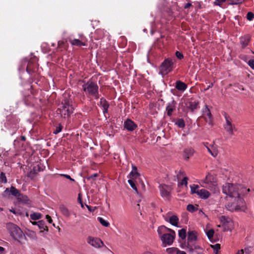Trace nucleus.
Masks as SVG:
<instances>
[{"label": "nucleus", "instance_id": "obj_1", "mask_svg": "<svg viewBox=\"0 0 254 254\" xmlns=\"http://www.w3.org/2000/svg\"><path fill=\"white\" fill-rule=\"evenodd\" d=\"M250 191V189H246L243 188L241 185L237 184L234 185L231 183H225L222 187V192L229 195L230 197L237 198L238 203L239 204L234 206L235 209H237V207L239 206L241 203H243V198L240 196L241 193H247Z\"/></svg>", "mask_w": 254, "mask_h": 254}, {"label": "nucleus", "instance_id": "obj_2", "mask_svg": "<svg viewBox=\"0 0 254 254\" xmlns=\"http://www.w3.org/2000/svg\"><path fill=\"white\" fill-rule=\"evenodd\" d=\"M73 108L71 105V101L68 98L65 97L56 112L58 114L60 115L62 118L65 119L70 117L73 113Z\"/></svg>", "mask_w": 254, "mask_h": 254}, {"label": "nucleus", "instance_id": "obj_3", "mask_svg": "<svg viewBox=\"0 0 254 254\" xmlns=\"http://www.w3.org/2000/svg\"><path fill=\"white\" fill-rule=\"evenodd\" d=\"M82 89L86 94L94 97L96 99L99 98L98 86L92 81L89 80L86 83H84L82 85Z\"/></svg>", "mask_w": 254, "mask_h": 254}, {"label": "nucleus", "instance_id": "obj_4", "mask_svg": "<svg viewBox=\"0 0 254 254\" xmlns=\"http://www.w3.org/2000/svg\"><path fill=\"white\" fill-rule=\"evenodd\" d=\"M197 239L196 232L194 231H190L188 235L187 247L192 253H195L197 250H202V249L198 245L194 244Z\"/></svg>", "mask_w": 254, "mask_h": 254}, {"label": "nucleus", "instance_id": "obj_5", "mask_svg": "<svg viewBox=\"0 0 254 254\" xmlns=\"http://www.w3.org/2000/svg\"><path fill=\"white\" fill-rule=\"evenodd\" d=\"M174 68V63L170 58L165 59L159 66V73L166 75L171 72Z\"/></svg>", "mask_w": 254, "mask_h": 254}, {"label": "nucleus", "instance_id": "obj_6", "mask_svg": "<svg viewBox=\"0 0 254 254\" xmlns=\"http://www.w3.org/2000/svg\"><path fill=\"white\" fill-rule=\"evenodd\" d=\"M201 186L210 190L215 189L216 184V179L213 175L208 174L205 179L202 181Z\"/></svg>", "mask_w": 254, "mask_h": 254}, {"label": "nucleus", "instance_id": "obj_7", "mask_svg": "<svg viewBox=\"0 0 254 254\" xmlns=\"http://www.w3.org/2000/svg\"><path fill=\"white\" fill-rule=\"evenodd\" d=\"M10 235L15 240L17 241L19 243H20V240L22 239L23 237H25L20 228L13 224H11Z\"/></svg>", "mask_w": 254, "mask_h": 254}, {"label": "nucleus", "instance_id": "obj_8", "mask_svg": "<svg viewBox=\"0 0 254 254\" xmlns=\"http://www.w3.org/2000/svg\"><path fill=\"white\" fill-rule=\"evenodd\" d=\"M170 233L163 234L161 236V240L163 244L171 245L173 243L175 237V232L174 230L169 231Z\"/></svg>", "mask_w": 254, "mask_h": 254}, {"label": "nucleus", "instance_id": "obj_9", "mask_svg": "<svg viewBox=\"0 0 254 254\" xmlns=\"http://www.w3.org/2000/svg\"><path fill=\"white\" fill-rule=\"evenodd\" d=\"M161 196L166 200H169L171 196L172 188L170 186L161 184L159 186Z\"/></svg>", "mask_w": 254, "mask_h": 254}, {"label": "nucleus", "instance_id": "obj_10", "mask_svg": "<svg viewBox=\"0 0 254 254\" xmlns=\"http://www.w3.org/2000/svg\"><path fill=\"white\" fill-rule=\"evenodd\" d=\"M38 69V64L36 59H32L28 63L26 71L31 75L35 73Z\"/></svg>", "mask_w": 254, "mask_h": 254}, {"label": "nucleus", "instance_id": "obj_11", "mask_svg": "<svg viewBox=\"0 0 254 254\" xmlns=\"http://www.w3.org/2000/svg\"><path fill=\"white\" fill-rule=\"evenodd\" d=\"M87 243L95 248H100L103 246V242L99 238L89 236Z\"/></svg>", "mask_w": 254, "mask_h": 254}, {"label": "nucleus", "instance_id": "obj_12", "mask_svg": "<svg viewBox=\"0 0 254 254\" xmlns=\"http://www.w3.org/2000/svg\"><path fill=\"white\" fill-rule=\"evenodd\" d=\"M124 127L127 131H132L137 127V125L130 119H127L124 122Z\"/></svg>", "mask_w": 254, "mask_h": 254}, {"label": "nucleus", "instance_id": "obj_13", "mask_svg": "<svg viewBox=\"0 0 254 254\" xmlns=\"http://www.w3.org/2000/svg\"><path fill=\"white\" fill-rule=\"evenodd\" d=\"M224 116L226 120V125L224 126L225 129L231 134H233V127L230 121V118L227 114L224 113Z\"/></svg>", "mask_w": 254, "mask_h": 254}, {"label": "nucleus", "instance_id": "obj_14", "mask_svg": "<svg viewBox=\"0 0 254 254\" xmlns=\"http://www.w3.org/2000/svg\"><path fill=\"white\" fill-rule=\"evenodd\" d=\"M203 113H204V115L208 117V119L205 117H203L206 122L208 123V124L212 125V116L207 105H205L204 108L203 109Z\"/></svg>", "mask_w": 254, "mask_h": 254}, {"label": "nucleus", "instance_id": "obj_15", "mask_svg": "<svg viewBox=\"0 0 254 254\" xmlns=\"http://www.w3.org/2000/svg\"><path fill=\"white\" fill-rule=\"evenodd\" d=\"M176 102L174 100L167 104L166 108L167 116L170 117L172 115L173 112L176 110Z\"/></svg>", "mask_w": 254, "mask_h": 254}, {"label": "nucleus", "instance_id": "obj_16", "mask_svg": "<svg viewBox=\"0 0 254 254\" xmlns=\"http://www.w3.org/2000/svg\"><path fill=\"white\" fill-rule=\"evenodd\" d=\"M251 37L249 35H246L240 38V43L243 49H245L251 41Z\"/></svg>", "mask_w": 254, "mask_h": 254}, {"label": "nucleus", "instance_id": "obj_17", "mask_svg": "<svg viewBox=\"0 0 254 254\" xmlns=\"http://www.w3.org/2000/svg\"><path fill=\"white\" fill-rule=\"evenodd\" d=\"M99 105L102 108L104 115L106 116V114L108 113V108L109 107V103L105 99L101 98L100 99Z\"/></svg>", "mask_w": 254, "mask_h": 254}, {"label": "nucleus", "instance_id": "obj_18", "mask_svg": "<svg viewBox=\"0 0 254 254\" xmlns=\"http://www.w3.org/2000/svg\"><path fill=\"white\" fill-rule=\"evenodd\" d=\"M17 199L19 202L23 204H28L30 202L27 195L20 193L17 196Z\"/></svg>", "mask_w": 254, "mask_h": 254}, {"label": "nucleus", "instance_id": "obj_19", "mask_svg": "<svg viewBox=\"0 0 254 254\" xmlns=\"http://www.w3.org/2000/svg\"><path fill=\"white\" fill-rule=\"evenodd\" d=\"M197 194L202 199L208 198L210 193L208 191L204 189H201L199 191H197Z\"/></svg>", "mask_w": 254, "mask_h": 254}, {"label": "nucleus", "instance_id": "obj_20", "mask_svg": "<svg viewBox=\"0 0 254 254\" xmlns=\"http://www.w3.org/2000/svg\"><path fill=\"white\" fill-rule=\"evenodd\" d=\"M175 87L178 90L184 91L187 89V85L181 80H178L176 82Z\"/></svg>", "mask_w": 254, "mask_h": 254}, {"label": "nucleus", "instance_id": "obj_21", "mask_svg": "<svg viewBox=\"0 0 254 254\" xmlns=\"http://www.w3.org/2000/svg\"><path fill=\"white\" fill-rule=\"evenodd\" d=\"M194 153V150L192 148H186L184 151V157L186 160H188Z\"/></svg>", "mask_w": 254, "mask_h": 254}, {"label": "nucleus", "instance_id": "obj_22", "mask_svg": "<svg viewBox=\"0 0 254 254\" xmlns=\"http://www.w3.org/2000/svg\"><path fill=\"white\" fill-rule=\"evenodd\" d=\"M59 209L60 212L65 216L69 217L70 215V212L67 208L64 205L61 204L60 205Z\"/></svg>", "mask_w": 254, "mask_h": 254}, {"label": "nucleus", "instance_id": "obj_23", "mask_svg": "<svg viewBox=\"0 0 254 254\" xmlns=\"http://www.w3.org/2000/svg\"><path fill=\"white\" fill-rule=\"evenodd\" d=\"M165 220L168 221L167 218H165ZM169 222L173 225L177 226L179 223V218L176 215L172 216L169 220Z\"/></svg>", "mask_w": 254, "mask_h": 254}, {"label": "nucleus", "instance_id": "obj_24", "mask_svg": "<svg viewBox=\"0 0 254 254\" xmlns=\"http://www.w3.org/2000/svg\"><path fill=\"white\" fill-rule=\"evenodd\" d=\"M69 42L71 45L74 46L79 47L82 46H86V44L85 42H83L82 41L77 39H70Z\"/></svg>", "mask_w": 254, "mask_h": 254}, {"label": "nucleus", "instance_id": "obj_25", "mask_svg": "<svg viewBox=\"0 0 254 254\" xmlns=\"http://www.w3.org/2000/svg\"><path fill=\"white\" fill-rule=\"evenodd\" d=\"M169 231H172V229L168 228L165 226L159 227L157 230L158 233L160 237L163 234L167 233Z\"/></svg>", "mask_w": 254, "mask_h": 254}, {"label": "nucleus", "instance_id": "obj_26", "mask_svg": "<svg viewBox=\"0 0 254 254\" xmlns=\"http://www.w3.org/2000/svg\"><path fill=\"white\" fill-rule=\"evenodd\" d=\"M198 105V102L197 101H190L187 104V107L189 108L191 111H193L195 109L197 108Z\"/></svg>", "mask_w": 254, "mask_h": 254}, {"label": "nucleus", "instance_id": "obj_27", "mask_svg": "<svg viewBox=\"0 0 254 254\" xmlns=\"http://www.w3.org/2000/svg\"><path fill=\"white\" fill-rule=\"evenodd\" d=\"M40 171V167L39 165H37L36 166H34L33 168V169L30 171L28 174V177L30 178L34 177L35 175L37 173V172Z\"/></svg>", "mask_w": 254, "mask_h": 254}, {"label": "nucleus", "instance_id": "obj_28", "mask_svg": "<svg viewBox=\"0 0 254 254\" xmlns=\"http://www.w3.org/2000/svg\"><path fill=\"white\" fill-rule=\"evenodd\" d=\"M175 124L180 128H184L186 126L184 120L181 118L177 119Z\"/></svg>", "mask_w": 254, "mask_h": 254}, {"label": "nucleus", "instance_id": "obj_29", "mask_svg": "<svg viewBox=\"0 0 254 254\" xmlns=\"http://www.w3.org/2000/svg\"><path fill=\"white\" fill-rule=\"evenodd\" d=\"M198 205H193L191 204H189L187 205V210L190 212L193 213L194 212L198 210Z\"/></svg>", "mask_w": 254, "mask_h": 254}, {"label": "nucleus", "instance_id": "obj_30", "mask_svg": "<svg viewBox=\"0 0 254 254\" xmlns=\"http://www.w3.org/2000/svg\"><path fill=\"white\" fill-rule=\"evenodd\" d=\"M37 225L38 226L39 228L41 229H43V230L48 231V227L45 225V222L43 220H40L37 222Z\"/></svg>", "mask_w": 254, "mask_h": 254}, {"label": "nucleus", "instance_id": "obj_31", "mask_svg": "<svg viewBox=\"0 0 254 254\" xmlns=\"http://www.w3.org/2000/svg\"><path fill=\"white\" fill-rule=\"evenodd\" d=\"M179 236L182 240H185L187 236V231L186 229L183 228L180 230H179Z\"/></svg>", "mask_w": 254, "mask_h": 254}, {"label": "nucleus", "instance_id": "obj_32", "mask_svg": "<svg viewBox=\"0 0 254 254\" xmlns=\"http://www.w3.org/2000/svg\"><path fill=\"white\" fill-rule=\"evenodd\" d=\"M10 192L12 195L15 196L16 198L20 193L19 191L15 187L12 186L10 188Z\"/></svg>", "mask_w": 254, "mask_h": 254}, {"label": "nucleus", "instance_id": "obj_33", "mask_svg": "<svg viewBox=\"0 0 254 254\" xmlns=\"http://www.w3.org/2000/svg\"><path fill=\"white\" fill-rule=\"evenodd\" d=\"M139 176H140V174L138 172H130L128 175V177L130 178L129 180H132L137 179V178H139Z\"/></svg>", "mask_w": 254, "mask_h": 254}, {"label": "nucleus", "instance_id": "obj_34", "mask_svg": "<svg viewBox=\"0 0 254 254\" xmlns=\"http://www.w3.org/2000/svg\"><path fill=\"white\" fill-rule=\"evenodd\" d=\"M252 248L251 247L249 248H245V249H242L238 251L237 254H250L251 253Z\"/></svg>", "mask_w": 254, "mask_h": 254}, {"label": "nucleus", "instance_id": "obj_35", "mask_svg": "<svg viewBox=\"0 0 254 254\" xmlns=\"http://www.w3.org/2000/svg\"><path fill=\"white\" fill-rule=\"evenodd\" d=\"M42 217V214L40 213L34 212L30 214V218L33 220H37L40 219Z\"/></svg>", "mask_w": 254, "mask_h": 254}, {"label": "nucleus", "instance_id": "obj_36", "mask_svg": "<svg viewBox=\"0 0 254 254\" xmlns=\"http://www.w3.org/2000/svg\"><path fill=\"white\" fill-rule=\"evenodd\" d=\"M179 251V249L177 248H169L166 249V252L168 253L169 254H177L178 253V252Z\"/></svg>", "mask_w": 254, "mask_h": 254}, {"label": "nucleus", "instance_id": "obj_37", "mask_svg": "<svg viewBox=\"0 0 254 254\" xmlns=\"http://www.w3.org/2000/svg\"><path fill=\"white\" fill-rule=\"evenodd\" d=\"M99 222L104 226L105 227H108L110 225L109 223L105 220L104 219H103L102 217H98L97 218Z\"/></svg>", "mask_w": 254, "mask_h": 254}, {"label": "nucleus", "instance_id": "obj_38", "mask_svg": "<svg viewBox=\"0 0 254 254\" xmlns=\"http://www.w3.org/2000/svg\"><path fill=\"white\" fill-rule=\"evenodd\" d=\"M190 191L191 194L193 193H196L197 194V191H199V190H198L199 187L197 185H192V186H190Z\"/></svg>", "mask_w": 254, "mask_h": 254}, {"label": "nucleus", "instance_id": "obj_39", "mask_svg": "<svg viewBox=\"0 0 254 254\" xmlns=\"http://www.w3.org/2000/svg\"><path fill=\"white\" fill-rule=\"evenodd\" d=\"M227 2L229 4H238L242 2V0H227Z\"/></svg>", "mask_w": 254, "mask_h": 254}, {"label": "nucleus", "instance_id": "obj_40", "mask_svg": "<svg viewBox=\"0 0 254 254\" xmlns=\"http://www.w3.org/2000/svg\"><path fill=\"white\" fill-rule=\"evenodd\" d=\"M128 184L130 185V186H131V187L134 190H135V191L136 192H137V187H136V185L134 183V182L133 181V180H128Z\"/></svg>", "mask_w": 254, "mask_h": 254}, {"label": "nucleus", "instance_id": "obj_41", "mask_svg": "<svg viewBox=\"0 0 254 254\" xmlns=\"http://www.w3.org/2000/svg\"><path fill=\"white\" fill-rule=\"evenodd\" d=\"M0 180L2 183H6L7 182V179L5 176V174L3 172H1L0 175Z\"/></svg>", "mask_w": 254, "mask_h": 254}, {"label": "nucleus", "instance_id": "obj_42", "mask_svg": "<svg viewBox=\"0 0 254 254\" xmlns=\"http://www.w3.org/2000/svg\"><path fill=\"white\" fill-rule=\"evenodd\" d=\"M214 234V231L213 229H210L206 232V235L208 239H210L213 238Z\"/></svg>", "mask_w": 254, "mask_h": 254}, {"label": "nucleus", "instance_id": "obj_43", "mask_svg": "<svg viewBox=\"0 0 254 254\" xmlns=\"http://www.w3.org/2000/svg\"><path fill=\"white\" fill-rule=\"evenodd\" d=\"M63 128V127L61 124H59L58 126L57 127L56 130L54 131V133L57 134L60 132Z\"/></svg>", "mask_w": 254, "mask_h": 254}, {"label": "nucleus", "instance_id": "obj_44", "mask_svg": "<svg viewBox=\"0 0 254 254\" xmlns=\"http://www.w3.org/2000/svg\"><path fill=\"white\" fill-rule=\"evenodd\" d=\"M254 18V14L252 12H249L247 14V18L248 20L251 21Z\"/></svg>", "mask_w": 254, "mask_h": 254}, {"label": "nucleus", "instance_id": "obj_45", "mask_svg": "<svg viewBox=\"0 0 254 254\" xmlns=\"http://www.w3.org/2000/svg\"><path fill=\"white\" fill-rule=\"evenodd\" d=\"M175 55L179 60H182L184 58L183 54L179 51L176 52Z\"/></svg>", "mask_w": 254, "mask_h": 254}, {"label": "nucleus", "instance_id": "obj_46", "mask_svg": "<svg viewBox=\"0 0 254 254\" xmlns=\"http://www.w3.org/2000/svg\"><path fill=\"white\" fill-rule=\"evenodd\" d=\"M227 1V0H215L214 3L216 5L220 6L224 2Z\"/></svg>", "mask_w": 254, "mask_h": 254}, {"label": "nucleus", "instance_id": "obj_47", "mask_svg": "<svg viewBox=\"0 0 254 254\" xmlns=\"http://www.w3.org/2000/svg\"><path fill=\"white\" fill-rule=\"evenodd\" d=\"M60 176L64 177V178H66L67 179L69 180L70 181H71L72 182H75V180L71 178V177L68 175L61 174Z\"/></svg>", "mask_w": 254, "mask_h": 254}, {"label": "nucleus", "instance_id": "obj_48", "mask_svg": "<svg viewBox=\"0 0 254 254\" xmlns=\"http://www.w3.org/2000/svg\"><path fill=\"white\" fill-rule=\"evenodd\" d=\"M188 178L187 177H184L182 181V182L181 183V185H185V186H187V184H188Z\"/></svg>", "mask_w": 254, "mask_h": 254}, {"label": "nucleus", "instance_id": "obj_49", "mask_svg": "<svg viewBox=\"0 0 254 254\" xmlns=\"http://www.w3.org/2000/svg\"><path fill=\"white\" fill-rule=\"evenodd\" d=\"M249 65L254 69V60H250L248 62Z\"/></svg>", "mask_w": 254, "mask_h": 254}, {"label": "nucleus", "instance_id": "obj_50", "mask_svg": "<svg viewBox=\"0 0 254 254\" xmlns=\"http://www.w3.org/2000/svg\"><path fill=\"white\" fill-rule=\"evenodd\" d=\"M207 149L208 151V152H209V153H210V154H211L213 156L215 157V156L217 155V153H216V152H215V151L212 152V151L211 150V149H210L209 147H207Z\"/></svg>", "mask_w": 254, "mask_h": 254}, {"label": "nucleus", "instance_id": "obj_51", "mask_svg": "<svg viewBox=\"0 0 254 254\" xmlns=\"http://www.w3.org/2000/svg\"><path fill=\"white\" fill-rule=\"evenodd\" d=\"M98 176V174L95 173V174H92V175H91L89 177H88L87 178V179L88 180H89V179H95V178H96Z\"/></svg>", "mask_w": 254, "mask_h": 254}, {"label": "nucleus", "instance_id": "obj_52", "mask_svg": "<svg viewBox=\"0 0 254 254\" xmlns=\"http://www.w3.org/2000/svg\"><path fill=\"white\" fill-rule=\"evenodd\" d=\"M46 218L49 223H52L53 220L50 216H49V215H47L46 216Z\"/></svg>", "mask_w": 254, "mask_h": 254}, {"label": "nucleus", "instance_id": "obj_53", "mask_svg": "<svg viewBox=\"0 0 254 254\" xmlns=\"http://www.w3.org/2000/svg\"><path fill=\"white\" fill-rule=\"evenodd\" d=\"M213 248L214 249L218 251L220 249V245L219 244H216L213 246Z\"/></svg>", "mask_w": 254, "mask_h": 254}, {"label": "nucleus", "instance_id": "obj_54", "mask_svg": "<svg viewBox=\"0 0 254 254\" xmlns=\"http://www.w3.org/2000/svg\"><path fill=\"white\" fill-rule=\"evenodd\" d=\"M131 167H132V171L131 172H137V168L135 166H134L133 164H132Z\"/></svg>", "mask_w": 254, "mask_h": 254}, {"label": "nucleus", "instance_id": "obj_55", "mask_svg": "<svg viewBox=\"0 0 254 254\" xmlns=\"http://www.w3.org/2000/svg\"><path fill=\"white\" fill-rule=\"evenodd\" d=\"M78 201L81 204V207H83V204L82 203V200H81V198L80 197V194H78Z\"/></svg>", "mask_w": 254, "mask_h": 254}, {"label": "nucleus", "instance_id": "obj_56", "mask_svg": "<svg viewBox=\"0 0 254 254\" xmlns=\"http://www.w3.org/2000/svg\"><path fill=\"white\" fill-rule=\"evenodd\" d=\"M191 6V3H190V2L187 3L184 6V8H185V9L189 8Z\"/></svg>", "mask_w": 254, "mask_h": 254}, {"label": "nucleus", "instance_id": "obj_57", "mask_svg": "<svg viewBox=\"0 0 254 254\" xmlns=\"http://www.w3.org/2000/svg\"><path fill=\"white\" fill-rule=\"evenodd\" d=\"M229 230H230V229L226 226V224H224L223 225V231H228Z\"/></svg>", "mask_w": 254, "mask_h": 254}, {"label": "nucleus", "instance_id": "obj_58", "mask_svg": "<svg viewBox=\"0 0 254 254\" xmlns=\"http://www.w3.org/2000/svg\"><path fill=\"white\" fill-rule=\"evenodd\" d=\"M213 86V83H211L207 87V88L205 89V90H208L210 88H211Z\"/></svg>", "mask_w": 254, "mask_h": 254}, {"label": "nucleus", "instance_id": "obj_59", "mask_svg": "<svg viewBox=\"0 0 254 254\" xmlns=\"http://www.w3.org/2000/svg\"><path fill=\"white\" fill-rule=\"evenodd\" d=\"M20 139L22 141H25L26 140V137L24 135H22L20 136Z\"/></svg>", "mask_w": 254, "mask_h": 254}, {"label": "nucleus", "instance_id": "obj_60", "mask_svg": "<svg viewBox=\"0 0 254 254\" xmlns=\"http://www.w3.org/2000/svg\"><path fill=\"white\" fill-rule=\"evenodd\" d=\"M177 254H187L185 252L181 251L179 250L178 253Z\"/></svg>", "mask_w": 254, "mask_h": 254}, {"label": "nucleus", "instance_id": "obj_61", "mask_svg": "<svg viewBox=\"0 0 254 254\" xmlns=\"http://www.w3.org/2000/svg\"><path fill=\"white\" fill-rule=\"evenodd\" d=\"M64 44V41H59L58 42V46H62V45Z\"/></svg>", "mask_w": 254, "mask_h": 254}, {"label": "nucleus", "instance_id": "obj_62", "mask_svg": "<svg viewBox=\"0 0 254 254\" xmlns=\"http://www.w3.org/2000/svg\"><path fill=\"white\" fill-rule=\"evenodd\" d=\"M9 211L10 212H11L12 213H13V214H16L15 210L13 208H12L11 209H10Z\"/></svg>", "mask_w": 254, "mask_h": 254}, {"label": "nucleus", "instance_id": "obj_63", "mask_svg": "<svg viewBox=\"0 0 254 254\" xmlns=\"http://www.w3.org/2000/svg\"><path fill=\"white\" fill-rule=\"evenodd\" d=\"M4 251V249L2 247H0V252H2Z\"/></svg>", "mask_w": 254, "mask_h": 254}, {"label": "nucleus", "instance_id": "obj_64", "mask_svg": "<svg viewBox=\"0 0 254 254\" xmlns=\"http://www.w3.org/2000/svg\"><path fill=\"white\" fill-rule=\"evenodd\" d=\"M142 254H153L150 252H145L144 253H143Z\"/></svg>", "mask_w": 254, "mask_h": 254}]
</instances>
